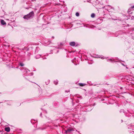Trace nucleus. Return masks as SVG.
<instances>
[{"label":"nucleus","mask_w":134,"mask_h":134,"mask_svg":"<svg viewBox=\"0 0 134 134\" xmlns=\"http://www.w3.org/2000/svg\"><path fill=\"white\" fill-rule=\"evenodd\" d=\"M79 85L80 86H85L86 84H83L82 83H79Z\"/></svg>","instance_id":"423d86ee"},{"label":"nucleus","mask_w":134,"mask_h":134,"mask_svg":"<svg viewBox=\"0 0 134 134\" xmlns=\"http://www.w3.org/2000/svg\"><path fill=\"white\" fill-rule=\"evenodd\" d=\"M95 14L94 13H92L91 15V17L92 18H94L95 16Z\"/></svg>","instance_id":"0eeeda50"},{"label":"nucleus","mask_w":134,"mask_h":134,"mask_svg":"<svg viewBox=\"0 0 134 134\" xmlns=\"http://www.w3.org/2000/svg\"><path fill=\"white\" fill-rule=\"evenodd\" d=\"M131 19H134V16H132L131 17Z\"/></svg>","instance_id":"f8f14e48"},{"label":"nucleus","mask_w":134,"mask_h":134,"mask_svg":"<svg viewBox=\"0 0 134 134\" xmlns=\"http://www.w3.org/2000/svg\"><path fill=\"white\" fill-rule=\"evenodd\" d=\"M70 45L71 46H74L75 45V43L74 42H71L70 43Z\"/></svg>","instance_id":"7ed1b4c3"},{"label":"nucleus","mask_w":134,"mask_h":134,"mask_svg":"<svg viewBox=\"0 0 134 134\" xmlns=\"http://www.w3.org/2000/svg\"><path fill=\"white\" fill-rule=\"evenodd\" d=\"M76 15L77 16H79V13L78 12H77L76 13Z\"/></svg>","instance_id":"6e6552de"},{"label":"nucleus","mask_w":134,"mask_h":134,"mask_svg":"<svg viewBox=\"0 0 134 134\" xmlns=\"http://www.w3.org/2000/svg\"><path fill=\"white\" fill-rule=\"evenodd\" d=\"M20 65L21 66H24V64H23V63H20Z\"/></svg>","instance_id":"9d476101"},{"label":"nucleus","mask_w":134,"mask_h":134,"mask_svg":"<svg viewBox=\"0 0 134 134\" xmlns=\"http://www.w3.org/2000/svg\"><path fill=\"white\" fill-rule=\"evenodd\" d=\"M1 24L3 25H4L6 24V23L5 21L3 20H1Z\"/></svg>","instance_id":"39448f33"},{"label":"nucleus","mask_w":134,"mask_h":134,"mask_svg":"<svg viewBox=\"0 0 134 134\" xmlns=\"http://www.w3.org/2000/svg\"><path fill=\"white\" fill-rule=\"evenodd\" d=\"M34 16V12L32 11L30 12L29 14L25 16L24 18L25 19H29L32 18Z\"/></svg>","instance_id":"f257e3e1"},{"label":"nucleus","mask_w":134,"mask_h":134,"mask_svg":"<svg viewBox=\"0 0 134 134\" xmlns=\"http://www.w3.org/2000/svg\"><path fill=\"white\" fill-rule=\"evenodd\" d=\"M133 8H134V5L131 8H130L131 9H133Z\"/></svg>","instance_id":"9b49d317"},{"label":"nucleus","mask_w":134,"mask_h":134,"mask_svg":"<svg viewBox=\"0 0 134 134\" xmlns=\"http://www.w3.org/2000/svg\"><path fill=\"white\" fill-rule=\"evenodd\" d=\"M131 9L130 8L128 10V11H127V12H128V13H129V12H130V9Z\"/></svg>","instance_id":"1a4fd4ad"},{"label":"nucleus","mask_w":134,"mask_h":134,"mask_svg":"<svg viewBox=\"0 0 134 134\" xmlns=\"http://www.w3.org/2000/svg\"><path fill=\"white\" fill-rule=\"evenodd\" d=\"M5 130L7 132H9L10 131V128L9 127H6Z\"/></svg>","instance_id":"20e7f679"},{"label":"nucleus","mask_w":134,"mask_h":134,"mask_svg":"<svg viewBox=\"0 0 134 134\" xmlns=\"http://www.w3.org/2000/svg\"><path fill=\"white\" fill-rule=\"evenodd\" d=\"M54 83L56 85L57 84V82H56V83Z\"/></svg>","instance_id":"4468645a"},{"label":"nucleus","mask_w":134,"mask_h":134,"mask_svg":"<svg viewBox=\"0 0 134 134\" xmlns=\"http://www.w3.org/2000/svg\"><path fill=\"white\" fill-rule=\"evenodd\" d=\"M72 130V129H68L67 130H65V132L66 134L69 133H70Z\"/></svg>","instance_id":"f03ea898"},{"label":"nucleus","mask_w":134,"mask_h":134,"mask_svg":"<svg viewBox=\"0 0 134 134\" xmlns=\"http://www.w3.org/2000/svg\"><path fill=\"white\" fill-rule=\"evenodd\" d=\"M101 58L102 59H104V58L103 57H101Z\"/></svg>","instance_id":"ddd939ff"}]
</instances>
